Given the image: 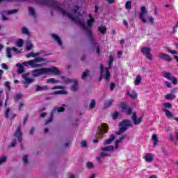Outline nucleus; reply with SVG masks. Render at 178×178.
<instances>
[{
	"label": "nucleus",
	"mask_w": 178,
	"mask_h": 178,
	"mask_svg": "<svg viewBox=\"0 0 178 178\" xmlns=\"http://www.w3.org/2000/svg\"><path fill=\"white\" fill-rule=\"evenodd\" d=\"M152 140L154 142V147H156V145L159 141V138H158V136H156V134H153L152 136Z\"/></svg>",
	"instance_id": "22"
},
{
	"label": "nucleus",
	"mask_w": 178,
	"mask_h": 178,
	"mask_svg": "<svg viewBox=\"0 0 178 178\" xmlns=\"http://www.w3.org/2000/svg\"><path fill=\"white\" fill-rule=\"evenodd\" d=\"M86 168L88 169H94V163L91 161L86 163Z\"/></svg>",
	"instance_id": "34"
},
{
	"label": "nucleus",
	"mask_w": 178,
	"mask_h": 178,
	"mask_svg": "<svg viewBox=\"0 0 178 178\" xmlns=\"http://www.w3.org/2000/svg\"><path fill=\"white\" fill-rule=\"evenodd\" d=\"M112 63H113V56L111 55L108 58V69H111L112 67Z\"/></svg>",
	"instance_id": "29"
},
{
	"label": "nucleus",
	"mask_w": 178,
	"mask_h": 178,
	"mask_svg": "<svg viewBox=\"0 0 178 178\" xmlns=\"http://www.w3.org/2000/svg\"><path fill=\"white\" fill-rule=\"evenodd\" d=\"M141 80H142L141 75H137L134 81L135 86H138L140 83H141Z\"/></svg>",
	"instance_id": "27"
},
{
	"label": "nucleus",
	"mask_w": 178,
	"mask_h": 178,
	"mask_svg": "<svg viewBox=\"0 0 178 178\" xmlns=\"http://www.w3.org/2000/svg\"><path fill=\"white\" fill-rule=\"evenodd\" d=\"M57 112H58V113H62V112H65V107L61 106V107L57 108Z\"/></svg>",
	"instance_id": "54"
},
{
	"label": "nucleus",
	"mask_w": 178,
	"mask_h": 178,
	"mask_svg": "<svg viewBox=\"0 0 178 178\" xmlns=\"http://www.w3.org/2000/svg\"><path fill=\"white\" fill-rule=\"evenodd\" d=\"M141 53L146 56L149 60H152V54H151V48L148 47H143L141 49Z\"/></svg>",
	"instance_id": "8"
},
{
	"label": "nucleus",
	"mask_w": 178,
	"mask_h": 178,
	"mask_svg": "<svg viewBox=\"0 0 178 178\" xmlns=\"http://www.w3.org/2000/svg\"><path fill=\"white\" fill-rule=\"evenodd\" d=\"M96 102L94 99H92L89 104V108L90 109H93V108H95Z\"/></svg>",
	"instance_id": "37"
},
{
	"label": "nucleus",
	"mask_w": 178,
	"mask_h": 178,
	"mask_svg": "<svg viewBox=\"0 0 178 178\" xmlns=\"http://www.w3.org/2000/svg\"><path fill=\"white\" fill-rule=\"evenodd\" d=\"M23 40L22 39H19L17 43V47H19V48H22V47H23Z\"/></svg>",
	"instance_id": "49"
},
{
	"label": "nucleus",
	"mask_w": 178,
	"mask_h": 178,
	"mask_svg": "<svg viewBox=\"0 0 178 178\" xmlns=\"http://www.w3.org/2000/svg\"><path fill=\"white\" fill-rule=\"evenodd\" d=\"M129 97L132 99H136V98H137V92H136V90H133L131 92V95H129Z\"/></svg>",
	"instance_id": "36"
},
{
	"label": "nucleus",
	"mask_w": 178,
	"mask_h": 178,
	"mask_svg": "<svg viewBox=\"0 0 178 178\" xmlns=\"http://www.w3.org/2000/svg\"><path fill=\"white\" fill-rule=\"evenodd\" d=\"M131 1H127L125 3V9H127L128 10L131 9Z\"/></svg>",
	"instance_id": "31"
},
{
	"label": "nucleus",
	"mask_w": 178,
	"mask_h": 178,
	"mask_svg": "<svg viewBox=\"0 0 178 178\" xmlns=\"http://www.w3.org/2000/svg\"><path fill=\"white\" fill-rule=\"evenodd\" d=\"M53 119H54V113H51L50 118L46 120V122L44 124H49V123L52 122Z\"/></svg>",
	"instance_id": "33"
},
{
	"label": "nucleus",
	"mask_w": 178,
	"mask_h": 178,
	"mask_svg": "<svg viewBox=\"0 0 178 178\" xmlns=\"http://www.w3.org/2000/svg\"><path fill=\"white\" fill-rule=\"evenodd\" d=\"M48 86L44 85L43 86H38L36 87L35 91H44L45 90H48Z\"/></svg>",
	"instance_id": "24"
},
{
	"label": "nucleus",
	"mask_w": 178,
	"mask_h": 178,
	"mask_svg": "<svg viewBox=\"0 0 178 178\" xmlns=\"http://www.w3.org/2000/svg\"><path fill=\"white\" fill-rule=\"evenodd\" d=\"M30 76V73H24L22 74V77L24 80V84L29 85L31 84V83H33L34 81V79L31 78H29Z\"/></svg>",
	"instance_id": "12"
},
{
	"label": "nucleus",
	"mask_w": 178,
	"mask_h": 178,
	"mask_svg": "<svg viewBox=\"0 0 178 178\" xmlns=\"http://www.w3.org/2000/svg\"><path fill=\"white\" fill-rule=\"evenodd\" d=\"M23 106H24V104L22 102H19V104L18 106L19 110L22 111V109H23Z\"/></svg>",
	"instance_id": "63"
},
{
	"label": "nucleus",
	"mask_w": 178,
	"mask_h": 178,
	"mask_svg": "<svg viewBox=\"0 0 178 178\" xmlns=\"http://www.w3.org/2000/svg\"><path fill=\"white\" fill-rule=\"evenodd\" d=\"M22 136H23V134H22V124H19L18 125L17 130L14 134V136L17 138V141H19V143H22Z\"/></svg>",
	"instance_id": "11"
},
{
	"label": "nucleus",
	"mask_w": 178,
	"mask_h": 178,
	"mask_svg": "<svg viewBox=\"0 0 178 178\" xmlns=\"http://www.w3.org/2000/svg\"><path fill=\"white\" fill-rule=\"evenodd\" d=\"M4 86L5 87H6V88H8V91H10V83H9V81H6L4 83Z\"/></svg>",
	"instance_id": "51"
},
{
	"label": "nucleus",
	"mask_w": 178,
	"mask_h": 178,
	"mask_svg": "<svg viewBox=\"0 0 178 178\" xmlns=\"http://www.w3.org/2000/svg\"><path fill=\"white\" fill-rule=\"evenodd\" d=\"M44 74H55L56 76H59V74H60V71H59V70L56 67H43L35 69L32 71L33 77H38L39 76H42Z\"/></svg>",
	"instance_id": "1"
},
{
	"label": "nucleus",
	"mask_w": 178,
	"mask_h": 178,
	"mask_svg": "<svg viewBox=\"0 0 178 178\" xmlns=\"http://www.w3.org/2000/svg\"><path fill=\"white\" fill-rule=\"evenodd\" d=\"M5 162H6V156H3L2 158L0 159V165Z\"/></svg>",
	"instance_id": "58"
},
{
	"label": "nucleus",
	"mask_w": 178,
	"mask_h": 178,
	"mask_svg": "<svg viewBox=\"0 0 178 178\" xmlns=\"http://www.w3.org/2000/svg\"><path fill=\"white\" fill-rule=\"evenodd\" d=\"M62 88H63V86H54L51 88V90H62Z\"/></svg>",
	"instance_id": "60"
},
{
	"label": "nucleus",
	"mask_w": 178,
	"mask_h": 178,
	"mask_svg": "<svg viewBox=\"0 0 178 178\" xmlns=\"http://www.w3.org/2000/svg\"><path fill=\"white\" fill-rule=\"evenodd\" d=\"M99 156H100V158H105V156H111V154H106L105 152H101L99 154Z\"/></svg>",
	"instance_id": "50"
},
{
	"label": "nucleus",
	"mask_w": 178,
	"mask_h": 178,
	"mask_svg": "<svg viewBox=\"0 0 178 178\" xmlns=\"http://www.w3.org/2000/svg\"><path fill=\"white\" fill-rule=\"evenodd\" d=\"M127 138V134L122 135L121 137H120L118 140H117V141H118L119 143H122L123 140H124V138Z\"/></svg>",
	"instance_id": "48"
},
{
	"label": "nucleus",
	"mask_w": 178,
	"mask_h": 178,
	"mask_svg": "<svg viewBox=\"0 0 178 178\" xmlns=\"http://www.w3.org/2000/svg\"><path fill=\"white\" fill-rule=\"evenodd\" d=\"M105 70H106V74H105V76H104V79L105 80H109V77H111V72H109V68L106 67Z\"/></svg>",
	"instance_id": "28"
},
{
	"label": "nucleus",
	"mask_w": 178,
	"mask_h": 178,
	"mask_svg": "<svg viewBox=\"0 0 178 178\" xmlns=\"http://www.w3.org/2000/svg\"><path fill=\"white\" fill-rule=\"evenodd\" d=\"M109 128L108 127V124L103 123L102 124V127H98L97 129V136H99L101 138H102L104 134H106L108 133V130Z\"/></svg>",
	"instance_id": "6"
},
{
	"label": "nucleus",
	"mask_w": 178,
	"mask_h": 178,
	"mask_svg": "<svg viewBox=\"0 0 178 178\" xmlns=\"http://www.w3.org/2000/svg\"><path fill=\"white\" fill-rule=\"evenodd\" d=\"M145 161L149 163L152 162V161H154V155H152V154L147 153L145 156Z\"/></svg>",
	"instance_id": "18"
},
{
	"label": "nucleus",
	"mask_w": 178,
	"mask_h": 178,
	"mask_svg": "<svg viewBox=\"0 0 178 178\" xmlns=\"http://www.w3.org/2000/svg\"><path fill=\"white\" fill-rule=\"evenodd\" d=\"M47 83H52L53 84H55L56 83H59V81L56 80L54 78H50L47 80Z\"/></svg>",
	"instance_id": "35"
},
{
	"label": "nucleus",
	"mask_w": 178,
	"mask_h": 178,
	"mask_svg": "<svg viewBox=\"0 0 178 178\" xmlns=\"http://www.w3.org/2000/svg\"><path fill=\"white\" fill-rule=\"evenodd\" d=\"M7 15H12L13 13H17L19 12L18 10H10L8 11H5Z\"/></svg>",
	"instance_id": "43"
},
{
	"label": "nucleus",
	"mask_w": 178,
	"mask_h": 178,
	"mask_svg": "<svg viewBox=\"0 0 178 178\" xmlns=\"http://www.w3.org/2000/svg\"><path fill=\"white\" fill-rule=\"evenodd\" d=\"M104 65L102 64L100 65V76L99 78V81H101L102 80V78L104 77Z\"/></svg>",
	"instance_id": "26"
},
{
	"label": "nucleus",
	"mask_w": 178,
	"mask_h": 178,
	"mask_svg": "<svg viewBox=\"0 0 178 178\" xmlns=\"http://www.w3.org/2000/svg\"><path fill=\"white\" fill-rule=\"evenodd\" d=\"M165 99H175V95L172 94H168L165 95Z\"/></svg>",
	"instance_id": "45"
},
{
	"label": "nucleus",
	"mask_w": 178,
	"mask_h": 178,
	"mask_svg": "<svg viewBox=\"0 0 178 178\" xmlns=\"http://www.w3.org/2000/svg\"><path fill=\"white\" fill-rule=\"evenodd\" d=\"M44 6H49L50 8H54L62 13L63 16H68L69 19L76 22L77 19L73 15H70L69 13L66 12L63 8H60V4L58 2H56L54 0H46V3H44Z\"/></svg>",
	"instance_id": "2"
},
{
	"label": "nucleus",
	"mask_w": 178,
	"mask_h": 178,
	"mask_svg": "<svg viewBox=\"0 0 178 178\" xmlns=\"http://www.w3.org/2000/svg\"><path fill=\"white\" fill-rule=\"evenodd\" d=\"M11 51H13L15 54H20V51H19V49H17L16 47H12Z\"/></svg>",
	"instance_id": "56"
},
{
	"label": "nucleus",
	"mask_w": 178,
	"mask_h": 178,
	"mask_svg": "<svg viewBox=\"0 0 178 178\" xmlns=\"http://www.w3.org/2000/svg\"><path fill=\"white\" fill-rule=\"evenodd\" d=\"M17 143V140L13 139L11 142V147H16V143Z\"/></svg>",
	"instance_id": "61"
},
{
	"label": "nucleus",
	"mask_w": 178,
	"mask_h": 178,
	"mask_svg": "<svg viewBox=\"0 0 178 178\" xmlns=\"http://www.w3.org/2000/svg\"><path fill=\"white\" fill-rule=\"evenodd\" d=\"M113 149H115V147H113V145H110L101 147L100 151H102V152H106V151H113Z\"/></svg>",
	"instance_id": "19"
},
{
	"label": "nucleus",
	"mask_w": 178,
	"mask_h": 178,
	"mask_svg": "<svg viewBox=\"0 0 178 178\" xmlns=\"http://www.w3.org/2000/svg\"><path fill=\"white\" fill-rule=\"evenodd\" d=\"M76 24L79 26V27H81L85 31H86V34L90 41H94V35H92V31H91V29L87 27L86 26V24L84 22H81V19H77L76 20Z\"/></svg>",
	"instance_id": "5"
},
{
	"label": "nucleus",
	"mask_w": 178,
	"mask_h": 178,
	"mask_svg": "<svg viewBox=\"0 0 178 178\" xmlns=\"http://www.w3.org/2000/svg\"><path fill=\"white\" fill-rule=\"evenodd\" d=\"M98 31L103 35L106 34V26L105 25H101L98 27Z\"/></svg>",
	"instance_id": "20"
},
{
	"label": "nucleus",
	"mask_w": 178,
	"mask_h": 178,
	"mask_svg": "<svg viewBox=\"0 0 178 178\" xmlns=\"http://www.w3.org/2000/svg\"><path fill=\"white\" fill-rule=\"evenodd\" d=\"M29 9L31 16H35V10L33 8V7H29Z\"/></svg>",
	"instance_id": "38"
},
{
	"label": "nucleus",
	"mask_w": 178,
	"mask_h": 178,
	"mask_svg": "<svg viewBox=\"0 0 178 178\" xmlns=\"http://www.w3.org/2000/svg\"><path fill=\"white\" fill-rule=\"evenodd\" d=\"M115 87H116V85H115V83H111L110 85L111 91H113V90H115Z\"/></svg>",
	"instance_id": "57"
},
{
	"label": "nucleus",
	"mask_w": 178,
	"mask_h": 178,
	"mask_svg": "<svg viewBox=\"0 0 178 178\" xmlns=\"http://www.w3.org/2000/svg\"><path fill=\"white\" fill-rule=\"evenodd\" d=\"M165 86L168 87V88H172V83L168 81H165Z\"/></svg>",
	"instance_id": "59"
},
{
	"label": "nucleus",
	"mask_w": 178,
	"mask_h": 178,
	"mask_svg": "<svg viewBox=\"0 0 178 178\" xmlns=\"http://www.w3.org/2000/svg\"><path fill=\"white\" fill-rule=\"evenodd\" d=\"M40 62H47V58L35 57V60H30L24 63V66H31V67H41L42 64H38Z\"/></svg>",
	"instance_id": "4"
},
{
	"label": "nucleus",
	"mask_w": 178,
	"mask_h": 178,
	"mask_svg": "<svg viewBox=\"0 0 178 178\" xmlns=\"http://www.w3.org/2000/svg\"><path fill=\"white\" fill-rule=\"evenodd\" d=\"M159 58L162 60H165L166 62H172V58H170V56L167 54L160 53Z\"/></svg>",
	"instance_id": "15"
},
{
	"label": "nucleus",
	"mask_w": 178,
	"mask_h": 178,
	"mask_svg": "<svg viewBox=\"0 0 178 178\" xmlns=\"http://www.w3.org/2000/svg\"><path fill=\"white\" fill-rule=\"evenodd\" d=\"M147 13H148L147 7L143 6L140 9V13L139 14V19L143 22V23H147V19L144 18V15H147Z\"/></svg>",
	"instance_id": "10"
},
{
	"label": "nucleus",
	"mask_w": 178,
	"mask_h": 178,
	"mask_svg": "<svg viewBox=\"0 0 178 178\" xmlns=\"http://www.w3.org/2000/svg\"><path fill=\"white\" fill-rule=\"evenodd\" d=\"M36 3L38 5H40V6H44L45 3L47 2V0H35Z\"/></svg>",
	"instance_id": "30"
},
{
	"label": "nucleus",
	"mask_w": 178,
	"mask_h": 178,
	"mask_svg": "<svg viewBox=\"0 0 178 178\" xmlns=\"http://www.w3.org/2000/svg\"><path fill=\"white\" fill-rule=\"evenodd\" d=\"M52 38L58 42V44L60 47L62 45V40H60V38L57 35L52 34Z\"/></svg>",
	"instance_id": "23"
},
{
	"label": "nucleus",
	"mask_w": 178,
	"mask_h": 178,
	"mask_svg": "<svg viewBox=\"0 0 178 178\" xmlns=\"http://www.w3.org/2000/svg\"><path fill=\"white\" fill-rule=\"evenodd\" d=\"M164 108H168V109H170L172 108V103L166 102L163 104Z\"/></svg>",
	"instance_id": "47"
},
{
	"label": "nucleus",
	"mask_w": 178,
	"mask_h": 178,
	"mask_svg": "<svg viewBox=\"0 0 178 178\" xmlns=\"http://www.w3.org/2000/svg\"><path fill=\"white\" fill-rule=\"evenodd\" d=\"M90 75V71L88 70H86V72H84L82 74L81 79H84L86 77Z\"/></svg>",
	"instance_id": "32"
},
{
	"label": "nucleus",
	"mask_w": 178,
	"mask_h": 178,
	"mask_svg": "<svg viewBox=\"0 0 178 178\" xmlns=\"http://www.w3.org/2000/svg\"><path fill=\"white\" fill-rule=\"evenodd\" d=\"M79 86V82L77 81H74V84L71 86V90L74 92L77 91V86Z\"/></svg>",
	"instance_id": "25"
},
{
	"label": "nucleus",
	"mask_w": 178,
	"mask_h": 178,
	"mask_svg": "<svg viewBox=\"0 0 178 178\" xmlns=\"http://www.w3.org/2000/svg\"><path fill=\"white\" fill-rule=\"evenodd\" d=\"M144 118V115H141L138 120H137V113H132V120L134 122V124H140L141 122H143V119Z\"/></svg>",
	"instance_id": "14"
},
{
	"label": "nucleus",
	"mask_w": 178,
	"mask_h": 178,
	"mask_svg": "<svg viewBox=\"0 0 178 178\" xmlns=\"http://www.w3.org/2000/svg\"><path fill=\"white\" fill-rule=\"evenodd\" d=\"M168 51L170 54H172V55H176L177 54V51L176 50H172L170 49H168Z\"/></svg>",
	"instance_id": "53"
},
{
	"label": "nucleus",
	"mask_w": 178,
	"mask_h": 178,
	"mask_svg": "<svg viewBox=\"0 0 178 178\" xmlns=\"http://www.w3.org/2000/svg\"><path fill=\"white\" fill-rule=\"evenodd\" d=\"M22 159L24 163H29V156L24 155Z\"/></svg>",
	"instance_id": "52"
},
{
	"label": "nucleus",
	"mask_w": 178,
	"mask_h": 178,
	"mask_svg": "<svg viewBox=\"0 0 178 178\" xmlns=\"http://www.w3.org/2000/svg\"><path fill=\"white\" fill-rule=\"evenodd\" d=\"M162 112H165L166 118L168 119H173L174 120H176V122H178V118L175 117L170 111L168 109H162Z\"/></svg>",
	"instance_id": "13"
},
{
	"label": "nucleus",
	"mask_w": 178,
	"mask_h": 178,
	"mask_svg": "<svg viewBox=\"0 0 178 178\" xmlns=\"http://www.w3.org/2000/svg\"><path fill=\"white\" fill-rule=\"evenodd\" d=\"M81 147H87V142L86 140H82L81 142Z\"/></svg>",
	"instance_id": "62"
},
{
	"label": "nucleus",
	"mask_w": 178,
	"mask_h": 178,
	"mask_svg": "<svg viewBox=\"0 0 178 178\" xmlns=\"http://www.w3.org/2000/svg\"><path fill=\"white\" fill-rule=\"evenodd\" d=\"M163 76L165 77V79H168V80H171L172 84L174 86H176L177 84V78L175 76H172V74L170 72H165L163 74Z\"/></svg>",
	"instance_id": "9"
},
{
	"label": "nucleus",
	"mask_w": 178,
	"mask_h": 178,
	"mask_svg": "<svg viewBox=\"0 0 178 178\" xmlns=\"http://www.w3.org/2000/svg\"><path fill=\"white\" fill-rule=\"evenodd\" d=\"M54 94H55L56 95H60V94H63V95H65V94H67V92H66V90H56V91L54 92Z\"/></svg>",
	"instance_id": "41"
},
{
	"label": "nucleus",
	"mask_w": 178,
	"mask_h": 178,
	"mask_svg": "<svg viewBox=\"0 0 178 178\" xmlns=\"http://www.w3.org/2000/svg\"><path fill=\"white\" fill-rule=\"evenodd\" d=\"M16 66H17L19 68L17 70V73L19 74H22V73L24 72V66L22 65L21 63L16 64Z\"/></svg>",
	"instance_id": "21"
},
{
	"label": "nucleus",
	"mask_w": 178,
	"mask_h": 178,
	"mask_svg": "<svg viewBox=\"0 0 178 178\" xmlns=\"http://www.w3.org/2000/svg\"><path fill=\"white\" fill-rule=\"evenodd\" d=\"M22 33H23V34H26V35H29V34H30L29 29H27V28H26L24 26L22 27Z\"/></svg>",
	"instance_id": "46"
},
{
	"label": "nucleus",
	"mask_w": 178,
	"mask_h": 178,
	"mask_svg": "<svg viewBox=\"0 0 178 178\" xmlns=\"http://www.w3.org/2000/svg\"><path fill=\"white\" fill-rule=\"evenodd\" d=\"M116 138V136H115V134H111L110 135L109 138L106 139L104 142L103 144L104 145H108L109 144L112 143V141H113V140H115Z\"/></svg>",
	"instance_id": "16"
},
{
	"label": "nucleus",
	"mask_w": 178,
	"mask_h": 178,
	"mask_svg": "<svg viewBox=\"0 0 178 178\" xmlns=\"http://www.w3.org/2000/svg\"><path fill=\"white\" fill-rule=\"evenodd\" d=\"M7 51V56L8 58H12V49L10 48H7L6 49Z\"/></svg>",
	"instance_id": "44"
},
{
	"label": "nucleus",
	"mask_w": 178,
	"mask_h": 178,
	"mask_svg": "<svg viewBox=\"0 0 178 178\" xmlns=\"http://www.w3.org/2000/svg\"><path fill=\"white\" fill-rule=\"evenodd\" d=\"M148 20H149V22H150L151 24H154V17H149Z\"/></svg>",
	"instance_id": "64"
},
{
	"label": "nucleus",
	"mask_w": 178,
	"mask_h": 178,
	"mask_svg": "<svg viewBox=\"0 0 178 178\" xmlns=\"http://www.w3.org/2000/svg\"><path fill=\"white\" fill-rule=\"evenodd\" d=\"M120 108L122 111V112H124L128 115V116H130V115L133 114V108L132 107H129L127 105V102H122L120 103Z\"/></svg>",
	"instance_id": "7"
},
{
	"label": "nucleus",
	"mask_w": 178,
	"mask_h": 178,
	"mask_svg": "<svg viewBox=\"0 0 178 178\" xmlns=\"http://www.w3.org/2000/svg\"><path fill=\"white\" fill-rule=\"evenodd\" d=\"M19 99H22V95L20 93L17 94L14 97V100L15 101V102H17V101H19Z\"/></svg>",
	"instance_id": "42"
},
{
	"label": "nucleus",
	"mask_w": 178,
	"mask_h": 178,
	"mask_svg": "<svg viewBox=\"0 0 178 178\" xmlns=\"http://www.w3.org/2000/svg\"><path fill=\"white\" fill-rule=\"evenodd\" d=\"M119 118V113L115 112L113 114V119L115 120V119H118Z\"/></svg>",
	"instance_id": "55"
},
{
	"label": "nucleus",
	"mask_w": 178,
	"mask_h": 178,
	"mask_svg": "<svg viewBox=\"0 0 178 178\" xmlns=\"http://www.w3.org/2000/svg\"><path fill=\"white\" fill-rule=\"evenodd\" d=\"M88 17H89V19H88L87 24H88V27L91 28L92 27V24L94 22H95V19H94V17H92V15L91 14H89Z\"/></svg>",
	"instance_id": "17"
},
{
	"label": "nucleus",
	"mask_w": 178,
	"mask_h": 178,
	"mask_svg": "<svg viewBox=\"0 0 178 178\" xmlns=\"http://www.w3.org/2000/svg\"><path fill=\"white\" fill-rule=\"evenodd\" d=\"M119 131L116 132L117 136H120L124 131H127V127H133V122L130 120L125 119L119 123Z\"/></svg>",
	"instance_id": "3"
},
{
	"label": "nucleus",
	"mask_w": 178,
	"mask_h": 178,
	"mask_svg": "<svg viewBox=\"0 0 178 178\" xmlns=\"http://www.w3.org/2000/svg\"><path fill=\"white\" fill-rule=\"evenodd\" d=\"M9 113H10V108H7L4 113L6 119H9Z\"/></svg>",
	"instance_id": "40"
},
{
	"label": "nucleus",
	"mask_w": 178,
	"mask_h": 178,
	"mask_svg": "<svg viewBox=\"0 0 178 178\" xmlns=\"http://www.w3.org/2000/svg\"><path fill=\"white\" fill-rule=\"evenodd\" d=\"M113 103V99H109L108 100L107 102L104 104V106H106V108H108V106H111V105H112Z\"/></svg>",
	"instance_id": "39"
}]
</instances>
